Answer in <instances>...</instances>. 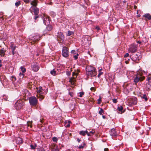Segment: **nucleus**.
Here are the masks:
<instances>
[{"label": "nucleus", "mask_w": 151, "mask_h": 151, "mask_svg": "<svg viewBox=\"0 0 151 151\" xmlns=\"http://www.w3.org/2000/svg\"><path fill=\"white\" fill-rule=\"evenodd\" d=\"M78 73H75V72H73V73L72 75H73V77H75L76 78L77 77V76L78 75Z\"/></svg>", "instance_id": "obj_38"}, {"label": "nucleus", "mask_w": 151, "mask_h": 151, "mask_svg": "<svg viewBox=\"0 0 151 151\" xmlns=\"http://www.w3.org/2000/svg\"><path fill=\"white\" fill-rule=\"evenodd\" d=\"M19 76L20 78H23L24 77V74L23 73H20L19 74Z\"/></svg>", "instance_id": "obj_40"}, {"label": "nucleus", "mask_w": 151, "mask_h": 151, "mask_svg": "<svg viewBox=\"0 0 151 151\" xmlns=\"http://www.w3.org/2000/svg\"><path fill=\"white\" fill-rule=\"evenodd\" d=\"M3 97H4V99L5 100H6V101H7V99H8V98H6V99H5V97L6 98V96H3Z\"/></svg>", "instance_id": "obj_52"}, {"label": "nucleus", "mask_w": 151, "mask_h": 151, "mask_svg": "<svg viewBox=\"0 0 151 151\" xmlns=\"http://www.w3.org/2000/svg\"><path fill=\"white\" fill-rule=\"evenodd\" d=\"M15 50H12V53L13 55H14V51Z\"/></svg>", "instance_id": "obj_54"}, {"label": "nucleus", "mask_w": 151, "mask_h": 151, "mask_svg": "<svg viewBox=\"0 0 151 151\" xmlns=\"http://www.w3.org/2000/svg\"><path fill=\"white\" fill-rule=\"evenodd\" d=\"M31 148L32 149H35L36 147H37V145L36 144L33 145H30Z\"/></svg>", "instance_id": "obj_30"}, {"label": "nucleus", "mask_w": 151, "mask_h": 151, "mask_svg": "<svg viewBox=\"0 0 151 151\" xmlns=\"http://www.w3.org/2000/svg\"><path fill=\"white\" fill-rule=\"evenodd\" d=\"M70 126V125L68 124L67 125V126L66 127H69Z\"/></svg>", "instance_id": "obj_60"}, {"label": "nucleus", "mask_w": 151, "mask_h": 151, "mask_svg": "<svg viewBox=\"0 0 151 151\" xmlns=\"http://www.w3.org/2000/svg\"><path fill=\"white\" fill-rule=\"evenodd\" d=\"M75 77H73L70 78L69 80V81L72 84H74L75 82Z\"/></svg>", "instance_id": "obj_22"}, {"label": "nucleus", "mask_w": 151, "mask_h": 151, "mask_svg": "<svg viewBox=\"0 0 151 151\" xmlns=\"http://www.w3.org/2000/svg\"><path fill=\"white\" fill-rule=\"evenodd\" d=\"M5 52L6 50L4 48L0 49V55L1 57L4 56L5 54Z\"/></svg>", "instance_id": "obj_18"}, {"label": "nucleus", "mask_w": 151, "mask_h": 151, "mask_svg": "<svg viewBox=\"0 0 151 151\" xmlns=\"http://www.w3.org/2000/svg\"><path fill=\"white\" fill-rule=\"evenodd\" d=\"M102 70V69H101L99 70V73L98 75V77L99 78L101 75L103 73V72H101V71Z\"/></svg>", "instance_id": "obj_28"}, {"label": "nucleus", "mask_w": 151, "mask_h": 151, "mask_svg": "<svg viewBox=\"0 0 151 151\" xmlns=\"http://www.w3.org/2000/svg\"><path fill=\"white\" fill-rule=\"evenodd\" d=\"M32 9H33L34 10V12L35 14V15H38L39 13V10L38 9L37 7H34Z\"/></svg>", "instance_id": "obj_19"}, {"label": "nucleus", "mask_w": 151, "mask_h": 151, "mask_svg": "<svg viewBox=\"0 0 151 151\" xmlns=\"http://www.w3.org/2000/svg\"><path fill=\"white\" fill-rule=\"evenodd\" d=\"M143 17H145L146 19L148 20H150L151 18V16L149 14H147L144 15H143Z\"/></svg>", "instance_id": "obj_23"}, {"label": "nucleus", "mask_w": 151, "mask_h": 151, "mask_svg": "<svg viewBox=\"0 0 151 151\" xmlns=\"http://www.w3.org/2000/svg\"><path fill=\"white\" fill-rule=\"evenodd\" d=\"M129 51L132 53L136 52L137 51L136 46L134 45H132L129 49Z\"/></svg>", "instance_id": "obj_12"}, {"label": "nucleus", "mask_w": 151, "mask_h": 151, "mask_svg": "<svg viewBox=\"0 0 151 151\" xmlns=\"http://www.w3.org/2000/svg\"><path fill=\"white\" fill-rule=\"evenodd\" d=\"M85 145H86L85 143L84 142H83L82 143V144H81V145H80L78 147V148L79 149H83Z\"/></svg>", "instance_id": "obj_26"}, {"label": "nucleus", "mask_w": 151, "mask_h": 151, "mask_svg": "<svg viewBox=\"0 0 151 151\" xmlns=\"http://www.w3.org/2000/svg\"><path fill=\"white\" fill-rule=\"evenodd\" d=\"M101 97L100 96H99V99H98V103L97 104H101Z\"/></svg>", "instance_id": "obj_37"}, {"label": "nucleus", "mask_w": 151, "mask_h": 151, "mask_svg": "<svg viewBox=\"0 0 151 151\" xmlns=\"http://www.w3.org/2000/svg\"><path fill=\"white\" fill-rule=\"evenodd\" d=\"M69 94L71 97H72L73 96V92H70L69 93Z\"/></svg>", "instance_id": "obj_45"}, {"label": "nucleus", "mask_w": 151, "mask_h": 151, "mask_svg": "<svg viewBox=\"0 0 151 151\" xmlns=\"http://www.w3.org/2000/svg\"><path fill=\"white\" fill-rule=\"evenodd\" d=\"M21 70L22 73H24L26 72V69L22 66H21L20 68Z\"/></svg>", "instance_id": "obj_31"}, {"label": "nucleus", "mask_w": 151, "mask_h": 151, "mask_svg": "<svg viewBox=\"0 0 151 151\" xmlns=\"http://www.w3.org/2000/svg\"><path fill=\"white\" fill-rule=\"evenodd\" d=\"M140 54L139 52H137L136 54L133 55L132 56V60L134 61H136L137 60H139L141 58Z\"/></svg>", "instance_id": "obj_7"}, {"label": "nucleus", "mask_w": 151, "mask_h": 151, "mask_svg": "<svg viewBox=\"0 0 151 151\" xmlns=\"http://www.w3.org/2000/svg\"><path fill=\"white\" fill-rule=\"evenodd\" d=\"M102 117L104 119H105V118H106L105 116L103 115Z\"/></svg>", "instance_id": "obj_62"}, {"label": "nucleus", "mask_w": 151, "mask_h": 151, "mask_svg": "<svg viewBox=\"0 0 151 151\" xmlns=\"http://www.w3.org/2000/svg\"><path fill=\"white\" fill-rule=\"evenodd\" d=\"M76 51H75V50H72V51H71V53H72V54H76Z\"/></svg>", "instance_id": "obj_44"}, {"label": "nucleus", "mask_w": 151, "mask_h": 151, "mask_svg": "<svg viewBox=\"0 0 151 151\" xmlns=\"http://www.w3.org/2000/svg\"><path fill=\"white\" fill-rule=\"evenodd\" d=\"M22 93L23 94L24 96H26V94L28 93L27 90L26 89H24Z\"/></svg>", "instance_id": "obj_25"}, {"label": "nucleus", "mask_w": 151, "mask_h": 151, "mask_svg": "<svg viewBox=\"0 0 151 151\" xmlns=\"http://www.w3.org/2000/svg\"><path fill=\"white\" fill-rule=\"evenodd\" d=\"M84 94V93L83 91L80 92L79 93V96L80 97H82L83 96Z\"/></svg>", "instance_id": "obj_41"}, {"label": "nucleus", "mask_w": 151, "mask_h": 151, "mask_svg": "<svg viewBox=\"0 0 151 151\" xmlns=\"http://www.w3.org/2000/svg\"><path fill=\"white\" fill-rule=\"evenodd\" d=\"M77 141L78 142H80L81 141V140L79 139V138H78L77 139Z\"/></svg>", "instance_id": "obj_56"}, {"label": "nucleus", "mask_w": 151, "mask_h": 151, "mask_svg": "<svg viewBox=\"0 0 151 151\" xmlns=\"http://www.w3.org/2000/svg\"><path fill=\"white\" fill-rule=\"evenodd\" d=\"M95 131L94 130H92V131L90 132L88 134H91V136L93 134L95 133Z\"/></svg>", "instance_id": "obj_43"}, {"label": "nucleus", "mask_w": 151, "mask_h": 151, "mask_svg": "<svg viewBox=\"0 0 151 151\" xmlns=\"http://www.w3.org/2000/svg\"><path fill=\"white\" fill-rule=\"evenodd\" d=\"M140 17V14H138L137 15V17Z\"/></svg>", "instance_id": "obj_64"}, {"label": "nucleus", "mask_w": 151, "mask_h": 151, "mask_svg": "<svg viewBox=\"0 0 151 151\" xmlns=\"http://www.w3.org/2000/svg\"><path fill=\"white\" fill-rule=\"evenodd\" d=\"M110 133L111 135L114 137L117 136L118 134V131H116V129L114 128L111 129Z\"/></svg>", "instance_id": "obj_9"}, {"label": "nucleus", "mask_w": 151, "mask_h": 151, "mask_svg": "<svg viewBox=\"0 0 151 151\" xmlns=\"http://www.w3.org/2000/svg\"><path fill=\"white\" fill-rule=\"evenodd\" d=\"M137 43L140 44L141 43V41H137Z\"/></svg>", "instance_id": "obj_59"}, {"label": "nucleus", "mask_w": 151, "mask_h": 151, "mask_svg": "<svg viewBox=\"0 0 151 151\" xmlns=\"http://www.w3.org/2000/svg\"><path fill=\"white\" fill-rule=\"evenodd\" d=\"M145 77L144 76H142L140 73H137L136 77L134 79V82L135 83H137L139 81H142L145 79Z\"/></svg>", "instance_id": "obj_4"}, {"label": "nucleus", "mask_w": 151, "mask_h": 151, "mask_svg": "<svg viewBox=\"0 0 151 151\" xmlns=\"http://www.w3.org/2000/svg\"><path fill=\"white\" fill-rule=\"evenodd\" d=\"M47 25V26L45 29L46 31H50L52 29V27L51 25H49V24L48 25Z\"/></svg>", "instance_id": "obj_20"}, {"label": "nucleus", "mask_w": 151, "mask_h": 151, "mask_svg": "<svg viewBox=\"0 0 151 151\" xmlns=\"http://www.w3.org/2000/svg\"><path fill=\"white\" fill-rule=\"evenodd\" d=\"M99 109H100V110L99 111V113L101 115L102 114V113L104 112V111L102 108H99Z\"/></svg>", "instance_id": "obj_34"}, {"label": "nucleus", "mask_w": 151, "mask_h": 151, "mask_svg": "<svg viewBox=\"0 0 151 151\" xmlns=\"http://www.w3.org/2000/svg\"><path fill=\"white\" fill-rule=\"evenodd\" d=\"M129 56V54L128 53H126L124 55V57H128Z\"/></svg>", "instance_id": "obj_50"}, {"label": "nucleus", "mask_w": 151, "mask_h": 151, "mask_svg": "<svg viewBox=\"0 0 151 151\" xmlns=\"http://www.w3.org/2000/svg\"><path fill=\"white\" fill-rule=\"evenodd\" d=\"M52 151H59V150L58 149L57 147L56 146H54L52 148Z\"/></svg>", "instance_id": "obj_24"}, {"label": "nucleus", "mask_w": 151, "mask_h": 151, "mask_svg": "<svg viewBox=\"0 0 151 151\" xmlns=\"http://www.w3.org/2000/svg\"><path fill=\"white\" fill-rule=\"evenodd\" d=\"M75 54V55H73V57L74 58L75 60H76L78 58V53H77L76 54Z\"/></svg>", "instance_id": "obj_39"}, {"label": "nucleus", "mask_w": 151, "mask_h": 151, "mask_svg": "<svg viewBox=\"0 0 151 151\" xmlns=\"http://www.w3.org/2000/svg\"><path fill=\"white\" fill-rule=\"evenodd\" d=\"M123 109V107L122 106H120L118 107L117 109L119 111H122Z\"/></svg>", "instance_id": "obj_35"}, {"label": "nucleus", "mask_w": 151, "mask_h": 151, "mask_svg": "<svg viewBox=\"0 0 151 151\" xmlns=\"http://www.w3.org/2000/svg\"><path fill=\"white\" fill-rule=\"evenodd\" d=\"M88 39H90V38L87 36H86L84 37L82 41L83 42L84 45H86L87 44H89V41L88 40Z\"/></svg>", "instance_id": "obj_15"}, {"label": "nucleus", "mask_w": 151, "mask_h": 151, "mask_svg": "<svg viewBox=\"0 0 151 151\" xmlns=\"http://www.w3.org/2000/svg\"><path fill=\"white\" fill-rule=\"evenodd\" d=\"M29 103L31 106H36L38 105V101L36 98L35 96H32L29 98Z\"/></svg>", "instance_id": "obj_2"}, {"label": "nucleus", "mask_w": 151, "mask_h": 151, "mask_svg": "<svg viewBox=\"0 0 151 151\" xmlns=\"http://www.w3.org/2000/svg\"><path fill=\"white\" fill-rule=\"evenodd\" d=\"M37 93H38L37 95L38 97H40L41 100L43 99L44 97L43 95H42V87L40 86L38 88H37Z\"/></svg>", "instance_id": "obj_5"}, {"label": "nucleus", "mask_w": 151, "mask_h": 151, "mask_svg": "<svg viewBox=\"0 0 151 151\" xmlns=\"http://www.w3.org/2000/svg\"><path fill=\"white\" fill-rule=\"evenodd\" d=\"M95 28L98 30V31H99V30H100V27H99V26H96Z\"/></svg>", "instance_id": "obj_49"}, {"label": "nucleus", "mask_w": 151, "mask_h": 151, "mask_svg": "<svg viewBox=\"0 0 151 151\" xmlns=\"http://www.w3.org/2000/svg\"><path fill=\"white\" fill-rule=\"evenodd\" d=\"M24 104L23 100H18L15 104V107L17 110L21 109L24 106Z\"/></svg>", "instance_id": "obj_3"}, {"label": "nucleus", "mask_w": 151, "mask_h": 151, "mask_svg": "<svg viewBox=\"0 0 151 151\" xmlns=\"http://www.w3.org/2000/svg\"><path fill=\"white\" fill-rule=\"evenodd\" d=\"M67 74L69 76V75H70V72H68L67 73Z\"/></svg>", "instance_id": "obj_57"}, {"label": "nucleus", "mask_w": 151, "mask_h": 151, "mask_svg": "<svg viewBox=\"0 0 151 151\" xmlns=\"http://www.w3.org/2000/svg\"><path fill=\"white\" fill-rule=\"evenodd\" d=\"M79 134L83 136H84L86 135V134H87L88 136H91V134H88V132L86 130V131H81L79 132Z\"/></svg>", "instance_id": "obj_14"}, {"label": "nucleus", "mask_w": 151, "mask_h": 151, "mask_svg": "<svg viewBox=\"0 0 151 151\" xmlns=\"http://www.w3.org/2000/svg\"><path fill=\"white\" fill-rule=\"evenodd\" d=\"M43 19V22L45 25H48L50 24V21L49 17L47 16L44 15Z\"/></svg>", "instance_id": "obj_8"}, {"label": "nucleus", "mask_w": 151, "mask_h": 151, "mask_svg": "<svg viewBox=\"0 0 151 151\" xmlns=\"http://www.w3.org/2000/svg\"><path fill=\"white\" fill-rule=\"evenodd\" d=\"M32 68L35 72H37L39 69V67L35 63H33L32 65Z\"/></svg>", "instance_id": "obj_10"}, {"label": "nucleus", "mask_w": 151, "mask_h": 151, "mask_svg": "<svg viewBox=\"0 0 151 151\" xmlns=\"http://www.w3.org/2000/svg\"><path fill=\"white\" fill-rule=\"evenodd\" d=\"M38 17H39L38 15H36L34 17V19L36 20Z\"/></svg>", "instance_id": "obj_51"}, {"label": "nucleus", "mask_w": 151, "mask_h": 151, "mask_svg": "<svg viewBox=\"0 0 151 151\" xmlns=\"http://www.w3.org/2000/svg\"><path fill=\"white\" fill-rule=\"evenodd\" d=\"M68 48L65 47H63L62 50V55L64 57L66 58L69 55Z\"/></svg>", "instance_id": "obj_6"}, {"label": "nucleus", "mask_w": 151, "mask_h": 151, "mask_svg": "<svg viewBox=\"0 0 151 151\" xmlns=\"http://www.w3.org/2000/svg\"><path fill=\"white\" fill-rule=\"evenodd\" d=\"M50 73L53 76H55L56 74V71L54 69L50 71Z\"/></svg>", "instance_id": "obj_29"}, {"label": "nucleus", "mask_w": 151, "mask_h": 151, "mask_svg": "<svg viewBox=\"0 0 151 151\" xmlns=\"http://www.w3.org/2000/svg\"><path fill=\"white\" fill-rule=\"evenodd\" d=\"M11 78H12L13 81H16V78L14 76H12L11 77Z\"/></svg>", "instance_id": "obj_46"}, {"label": "nucleus", "mask_w": 151, "mask_h": 151, "mask_svg": "<svg viewBox=\"0 0 151 151\" xmlns=\"http://www.w3.org/2000/svg\"><path fill=\"white\" fill-rule=\"evenodd\" d=\"M148 78L149 81V82L146 83V85L147 87L150 89L151 88V78Z\"/></svg>", "instance_id": "obj_17"}, {"label": "nucleus", "mask_w": 151, "mask_h": 151, "mask_svg": "<svg viewBox=\"0 0 151 151\" xmlns=\"http://www.w3.org/2000/svg\"><path fill=\"white\" fill-rule=\"evenodd\" d=\"M73 34V32L72 31H68V34H67V35L68 36H70Z\"/></svg>", "instance_id": "obj_36"}, {"label": "nucleus", "mask_w": 151, "mask_h": 151, "mask_svg": "<svg viewBox=\"0 0 151 151\" xmlns=\"http://www.w3.org/2000/svg\"><path fill=\"white\" fill-rule=\"evenodd\" d=\"M30 0H23L24 2L26 3H28L29 2Z\"/></svg>", "instance_id": "obj_48"}, {"label": "nucleus", "mask_w": 151, "mask_h": 151, "mask_svg": "<svg viewBox=\"0 0 151 151\" xmlns=\"http://www.w3.org/2000/svg\"><path fill=\"white\" fill-rule=\"evenodd\" d=\"M21 4V1H20L16 2L15 3V5L16 6L18 7Z\"/></svg>", "instance_id": "obj_33"}, {"label": "nucleus", "mask_w": 151, "mask_h": 151, "mask_svg": "<svg viewBox=\"0 0 151 151\" xmlns=\"http://www.w3.org/2000/svg\"><path fill=\"white\" fill-rule=\"evenodd\" d=\"M86 74L89 77H93L97 74L96 68L93 66L88 65L86 67Z\"/></svg>", "instance_id": "obj_1"}, {"label": "nucleus", "mask_w": 151, "mask_h": 151, "mask_svg": "<svg viewBox=\"0 0 151 151\" xmlns=\"http://www.w3.org/2000/svg\"><path fill=\"white\" fill-rule=\"evenodd\" d=\"M37 0H33L31 2L30 4L32 5L31 8H33L34 7H36L37 5Z\"/></svg>", "instance_id": "obj_13"}, {"label": "nucleus", "mask_w": 151, "mask_h": 151, "mask_svg": "<svg viewBox=\"0 0 151 151\" xmlns=\"http://www.w3.org/2000/svg\"><path fill=\"white\" fill-rule=\"evenodd\" d=\"M40 37L38 34L33 37L31 39V41L33 42H35L40 39Z\"/></svg>", "instance_id": "obj_11"}, {"label": "nucleus", "mask_w": 151, "mask_h": 151, "mask_svg": "<svg viewBox=\"0 0 151 151\" xmlns=\"http://www.w3.org/2000/svg\"><path fill=\"white\" fill-rule=\"evenodd\" d=\"M2 66V65L1 64V60H0V67H1Z\"/></svg>", "instance_id": "obj_55"}, {"label": "nucleus", "mask_w": 151, "mask_h": 151, "mask_svg": "<svg viewBox=\"0 0 151 151\" xmlns=\"http://www.w3.org/2000/svg\"><path fill=\"white\" fill-rule=\"evenodd\" d=\"M141 98L142 99H145V101H147L148 99V98H147V94H142L141 96Z\"/></svg>", "instance_id": "obj_21"}, {"label": "nucleus", "mask_w": 151, "mask_h": 151, "mask_svg": "<svg viewBox=\"0 0 151 151\" xmlns=\"http://www.w3.org/2000/svg\"><path fill=\"white\" fill-rule=\"evenodd\" d=\"M40 151H45V150H44V148H42L41 149Z\"/></svg>", "instance_id": "obj_58"}, {"label": "nucleus", "mask_w": 151, "mask_h": 151, "mask_svg": "<svg viewBox=\"0 0 151 151\" xmlns=\"http://www.w3.org/2000/svg\"><path fill=\"white\" fill-rule=\"evenodd\" d=\"M94 89V88L93 87H91V90H92L93 89Z\"/></svg>", "instance_id": "obj_63"}, {"label": "nucleus", "mask_w": 151, "mask_h": 151, "mask_svg": "<svg viewBox=\"0 0 151 151\" xmlns=\"http://www.w3.org/2000/svg\"><path fill=\"white\" fill-rule=\"evenodd\" d=\"M57 37L61 40H63L64 38V37L63 33L61 32H58V35H57Z\"/></svg>", "instance_id": "obj_16"}, {"label": "nucleus", "mask_w": 151, "mask_h": 151, "mask_svg": "<svg viewBox=\"0 0 151 151\" xmlns=\"http://www.w3.org/2000/svg\"><path fill=\"white\" fill-rule=\"evenodd\" d=\"M113 101L114 103H116L117 102V99H113Z\"/></svg>", "instance_id": "obj_47"}, {"label": "nucleus", "mask_w": 151, "mask_h": 151, "mask_svg": "<svg viewBox=\"0 0 151 151\" xmlns=\"http://www.w3.org/2000/svg\"><path fill=\"white\" fill-rule=\"evenodd\" d=\"M109 149L108 148H105L104 149V151H108Z\"/></svg>", "instance_id": "obj_53"}, {"label": "nucleus", "mask_w": 151, "mask_h": 151, "mask_svg": "<svg viewBox=\"0 0 151 151\" xmlns=\"http://www.w3.org/2000/svg\"><path fill=\"white\" fill-rule=\"evenodd\" d=\"M10 47L12 50H15L16 48V46L14 45L12 43H11Z\"/></svg>", "instance_id": "obj_27"}, {"label": "nucleus", "mask_w": 151, "mask_h": 151, "mask_svg": "<svg viewBox=\"0 0 151 151\" xmlns=\"http://www.w3.org/2000/svg\"><path fill=\"white\" fill-rule=\"evenodd\" d=\"M27 125L28 126V127H30V128H31L32 127V122L29 121L27 122Z\"/></svg>", "instance_id": "obj_32"}, {"label": "nucleus", "mask_w": 151, "mask_h": 151, "mask_svg": "<svg viewBox=\"0 0 151 151\" xmlns=\"http://www.w3.org/2000/svg\"><path fill=\"white\" fill-rule=\"evenodd\" d=\"M134 9H136L137 8V6H134Z\"/></svg>", "instance_id": "obj_61"}, {"label": "nucleus", "mask_w": 151, "mask_h": 151, "mask_svg": "<svg viewBox=\"0 0 151 151\" xmlns=\"http://www.w3.org/2000/svg\"><path fill=\"white\" fill-rule=\"evenodd\" d=\"M52 140L54 142H57L58 141L57 138L55 137H53L52 138Z\"/></svg>", "instance_id": "obj_42"}]
</instances>
